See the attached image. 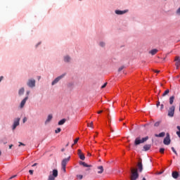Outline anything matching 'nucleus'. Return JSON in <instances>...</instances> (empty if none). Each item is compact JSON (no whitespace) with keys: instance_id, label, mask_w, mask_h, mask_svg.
Masks as SVG:
<instances>
[{"instance_id":"obj_1","label":"nucleus","mask_w":180,"mask_h":180,"mask_svg":"<svg viewBox=\"0 0 180 180\" xmlns=\"http://www.w3.org/2000/svg\"><path fill=\"white\" fill-rule=\"evenodd\" d=\"M174 115H175V105H172L167 110V116L174 117Z\"/></svg>"},{"instance_id":"obj_2","label":"nucleus","mask_w":180,"mask_h":180,"mask_svg":"<svg viewBox=\"0 0 180 180\" xmlns=\"http://www.w3.org/2000/svg\"><path fill=\"white\" fill-rule=\"evenodd\" d=\"M131 180H136L139 179V172H137V169H131Z\"/></svg>"},{"instance_id":"obj_3","label":"nucleus","mask_w":180,"mask_h":180,"mask_svg":"<svg viewBox=\"0 0 180 180\" xmlns=\"http://www.w3.org/2000/svg\"><path fill=\"white\" fill-rule=\"evenodd\" d=\"M58 176V171L57 169L53 170V174L49 175L48 180H55Z\"/></svg>"},{"instance_id":"obj_4","label":"nucleus","mask_w":180,"mask_h":180,"mask_svg":"<svg viewBox=\"0 0 180 180\" xmlns=\"http://www.w3.org/2000/svg\"><path fill=\"white\" fill-rule=\"evenodd\" d=\"M163 143L165 146H169L171 144V139L169 137V134H166V137L164 139Z\"/></svg>"},{"instance_id":"obj_5","label":"nucleus","mask_w":180,"mask_h":180,"mask_svg":"<svg viewBox=\"0 0 180 180\" xmlns=\"http://www.w3.org/2000/svg\"><path fill=\"white\" fill-rule=\"evenodd\" d=\"M27 85L30 86V88H34V86H36V80H34V79H29Z\"/></svg>"},{"instance_id":"obj_6","label":"nucleus","mask_w":180,"mask_h":180,"mask_svg":"<svg viewBox=\"0 0 180 180\" xmlns=\"http://www.w3.org/2000/svg\"><path fill=\"white\" fill-rule=\"evenodd\" d=\"M64 77H65V75H61L60 76H58V77H56L52 82V85H56V84H57L60 81V79H62V78H64Z\"/></svg>"},{"instance_id":"obj_7","label":"nucleus","mask_w":180,"mask_h":180,"mask_svg":"<svg viewBox=\"0 0 180 180\" xmlns=\"http://www.w3.org/2000/svg\"><path fill=\"white\" fill-rule=\"evenodd\" d=\"M174 61L176 62V70H178V68H179L180 67V57L179 56H176Z\"/></svg>"},{"instance_id":"obj_8","label":"nucleus","mask_w":180,"mask_h":180,"mask_svg":"<svg viewBox=\"0 0 180 180\" xmlns=\"http://www.w3.org/2000/svg\"><path fill=\"white\" fill-rule=\"evenodd\" d=\"M19 122H20V118H17L13 123V130H15V129H16V127H18V126H19Z\"/></svg>"},{"instance_id":"obj_9","label":"nucleus","mask_w":180,"mask_h":180,"mask_svg":"<svg viewBox=\"0 0 180 180\" xmlns=\"http://www.w3.org/2000/svg\"><path fill=\"white\" fill-rule=\"evenodd\" d=\"M71 159V157L69 156L68 158H65L62 160V162H61V165L62 166H66L67 167V163L70 161V160Z\"/></svg>"},{"instance_id":"obj_10","label":"nucleus","mask_w":180,"mask_h":180,"mask_svg":"<svg viewBox=\"0 0 180 180\" xmlns=\"http://www.w3.org/2000/svg\"><path fill=\"white\" fill-rule=\"evenodd\" d=\"M29 99L28 96H26L20 103V108H21V109L25 106V105L26 104V102L27 101V100Z\"/></svg>"},{"instance_id":"obj_11","label":"nucleus","mask_w":180,"mask_h":180,"mask_svg":"<svg viewBox=\"0 0 180 180\" xmlns=\"http://www.w3.org/2000/svg\"><path fill=\"white\" fill-rule=\"evenodd\" d=\"M53 120V115L50 114L48 115L46 120L45 121V124H48Z\"/></svg>"},{"instance_id":"obj_12","label":"nucleus","mask_w":180,"mask_h":180,"mask_svg":"<svg viewBox=\"0 0 180 180\" xmlns=\"http://www.w3.org/2000/svg\"><path fill=\"white\" fill-rule=\"evenodd\" d=\"M142 143H143V142H141V139L140 137L136 138L135 141H134L135 146H139V144H142Z\"/></svg>"},{"instance_id":"obj_13","label":"nucleus","mask_w":180,"mask_h":180,"mask_svg":"<svg viewBox=\"0 0 180 180\" xmlns=\"http://www.w3.org/2000/svg\"><path fill=\"white\" fill-rule=\"evenodd\" d=\"M137 167L139 172H143V163L141 162H138Z\"/></svg>"},{"instance_id":"obj_14","label":"nucleus","mask_w":180,"mask_h":180,"mask_svg":"<svg viewBox=\"0 0 180 180\" xmlns=\"http://www.w3.org/2000/svg\"><path fill=\"white\" fill-rule=\"evenodd\" d=\"M127 10H124V11H119V10H117V11H115V13H116L117 15H123V14H124V13H127Z\"/></svg>"},{"instance_id":"obj_15","label":"nucleus","mask_w":180,"mask_h":180,"mask_svg":"<svg viewBox=\"0 0 180 180\" xmlns=\"http://www.w3.org/2000/svg\"><path fill=\"white\" fill-rule=\"evenodd\" d=\"M172 176L174 179H176L178 176H179V173H178V172H173Z\"/></svg>"},{"instance_id":"obj_16","label":"nucleus","mask_w":180,"mask_h":180,"mask_svg":"<svg viewBox=\"0 0 180 180\" xmlns=\"http://www.w3.org/2000/svg\"><path fill=\"white\" fill-rule=\"evenodd\" d=\"M158 53V49H152L150 51H149V53L151 54L152 56H155Z\"/></svg>"},{"instance_id":"obj_17","label":"nucleus","mask_w":180,"mask_h":180,"mask_svg":"<svg viewBox=\"0 0 180 180\" xmlns=\"http://www.w3.org/2000/svg\"><path fill=\"white\" fill-rule=\"evenodd\" d=\"M151 148V145L147 144L143 146V151H148Z\"/></svg>"},{"instance_id":"obj_18","label":"nucleus","mask_w":180,"mask_h":180,"mask_svg":"<svg viewBox=\"0 0 180 180\" xmlns=\"http://www.w3.org/2000/svg\"><path fill=\"white\" fill-rule=\"evenodd\" d=\"M169 100V104L173 105L174 101H175V96H170Z\"/></svg>"},{"instance_id":"obj_19","label":"nucleus","mask_w":180,"mask_h":180,"mask_svg":"<svg viewBox=\"0 0 180 180\" xmlns=\"http://www.w3.org/2000/svg\"><path fill=\"white\" fill-rule=\"evenodd\" d=\"M65 122H67V120L65 118H63L58 122V124L59 126H63V124H64V123H65Z\"/></svg>"},{"instance_id":"obj_20","label":"nucleus","mask_w":180,"mask_h":180,"mask_svg":"<svg viewBox=\"0 0 180 180\" xmlns=\"http://www.w3.org/2000/svg\"><path fill=\"white\" fill-rule=\"evenodd\" d=\"M79 165H83V167H92V165H88L85 162H80Z\"/></svg>"},{"instance_id":"obj_21","label":"nucleus","mask_w":180,"mask_h":180,"mask_svg":"<svg viewBox=\"0 0 180 180\" xmlns=\"http://www.w3.org/2000/svg\"><path fill=\"white\" fill-rule=\"evenodd\" d=\"M71 60V58L68 56H66L64 57V62L65 63H70V61Z\"/></svg>"},{"instance_id":"obj_22","label":"nucleus","mask_w":180,"mask_h":180,"mask_svg":"<svg viewBox=\"0 0 180 180\" xmlns=\"http://www.w3.org/2000/svg\"><path fill=\"white\" fill-rule=\"evenodd\" d=\"M165 136V132H161L159 134H155V137H164Z\"/></svg>"},{"instance_id":"obj_23","label":"nucleus","mask_w":180,"mask_h":180,"mask_svg":"<svg viewBox=\"0 0 180 180\" xmlns=\"http://www.w3.org/2000/svg\"><path fill=\"white\" fill-rule=\"evenodd\" d=\"M1 143H3V144H8V138L4 137L1 140Z\"/></svg>"},{"instance_id":"obj_24","label":"nucleus","mask_w":180,"mask_h":180,"mask_svg":"<svg viewBox=\"0 0 180 180\" xmlns=\"http://www.w3.org/2000/svg\"><path fill=\"white\" fill-rule=\"evenodd\" d=\"M98 169H99V171L98 172V174H102L103 172V166L98 167Z\"/></svg>"},{"instance_id":"obj_25","label":"nucleus","mask_w":180,"mask_h":180,"mask_svg":"<svg viewBox=\"0 0 180 180\" xmlns=\"http://www.w3.org/2000/svg\"><path fill=\"white\" fill-rule=\"evenodd\" d=\"M25 94V88H21L18 91V95L21 96Z\"/></svg>"},{"instance_id":"obj_26","label":"nucleus","mask_w":180,"mask_h":180,"mask_svg":"<svg viewBox=\"0 0 180 180\" xmlns=\"http://www.w3.org/2000/svg\"><path fill=\"white\" fill-rule=\"evenodd\" d=\"M176 129H177V131L176 132V134L178 136V137H179L180 139V126H177L176 127Z\"/></svg>"},{"instance_id":"obj_27","label":"nucleus","mask_w":180,"mask_h":180,"mask_svg":"<svg viewBox=\"0 0 180 180\" xmlns=\"http://www.w3.org/2000/svg\"><path fill=\"white\" fill-rule=\"evenodd\" d=\"M168 94H169V89H167L163 94L162 95V96H166V95H168Z\"/></svg>"},{"instance_id":"obj_28","label":"nucleus","mask_w":180,"mask_h":180,"mask_svg":"<svg viewBox=\"0 0 180 180\" xmlns=\"http://www.w3.org/2000/svg\"><path fill=\"white\" fill-rule=\"evenodd\" d=\"M79 157L80 160H82V161L85 160V155H84V153H82V155H79Z\"/></svg>"},{"instance_id":"obj_29","label":"nucleus","mask_w":180,"mask_h":180,"mask_svg":"<svg viewBox=\"0 0 180 180\" xmlns=\"http://www.w3.org/2000/svg\"><path fill=\"white\" fill-rule=\"evenodd\" d=\"M141 140V143H146V141H147V140H148V136H146L145 138H143Z\"/></svg>"},{"instance_id":"obj_30","label":"nucleus","mask_w":180,"mask_h":180,"mask_svg":"<svg viewBox=\"0 0 180 180\" xmlns=\"http://www.w3.org/2000/svg\"><path fill=\"white\" fill-rule=\"evenodd\" d=\"M88 127L94 129V122H91L90 124H88Z\"/></svg>"},{"instance_id":"obj_31","label":"nucleus","mask_w":180,"mask_h":180,"mask_svg":"<svg viewBox=\"0 0 180 180\" xmlns=\"http://www.w3.org/2000/svg\"><path fill=\"white\" fill-rule=\"evenodd\" d=\"M79 140V138H77L76 139H75L74 144H77ZM74 144L72 145V147H74Z\"/></svg>"},{"instance_id":"obj_32","label":"nucleus","mask_w":180,"mask_h":180,"mask_svg":"<svg viewBox=\"0 0 180 180\" xmlns=\"http://www.w3.org/2000/svg\"><path fill=\"white\" fill-rule=\"evenodd\" d=\"M61 131V128H58L57 129L55 130V133L58 134Z\"/></svg>"},{"instance_id":"obj_33","label":"nucleus","mask_w":180,"mask_h":180,"mask_svg":"<svg viewBox=\"0 0 180 180\" xmlns=\"http://www.w3.org/2000/svg\"><path fill=\"white\" fill-rule=\"evenodd\" d=\"M172 150L173 151V153H174L176 155H178V153H176V150H175V148L174 147H172Z\"/></svg>"},{"instance_id":"obj_34","label":"nucleus","mask_w":180,"mask_h":180,"mask_svg":"<svg viewBox=\"0 0 180 180\" xmlns=\"http://www.w3.org/2000/svg\"><path fill=\"white\" fill-rule=\"evenodd\" d=\"M164 151H165V149L164 148H162L160 149V153L161 154H164Z\"/></svg>"},{"instance_id":"obj_35","label":"nucleus","mask_w":180,"mask_h":180,"mask_svg":"<svg viewBox=\"0 0 180 180\" xmlns=\"http://www.w3.org/2000/svg\"><path fill=\"white\" fill-rule=\"evenodd\" d=\"M124 68V66H121L120 68H119L118 72H120V71H122Z\"/></svg>"},{"instance_id":"obj_36","label":"nucleus","mask_w":180,"mask_h":180,"mask_svg":"<svg viewBox=\"0 0 180 180\" xmlns=\"http://www.w3.org/2000/svg\"><path fill=\"white\" fill-rule=\"evenodd\" d=\"M154 126H155V127H158V126H160V122H155V123L154 124Z\"/></svg>"},{"instance_id":"obj_37","label":"nucleus","mask_w":180,"mask_h":180,"mask_svg":"<svg viewBox=\"0 0 180 180\" xmlns=\"http://www.w3.org/2000/svg\"><path fill=\"white\" fill-rule=\"evenodd\" d=\"M77 154H78V155H81L82 154V151L81 150V149H79L77 150Z\"/></svg>"},{"instance_id":"obj_38","label":"nucleus","mask_w":180,"mask_h":180,"mask_svg":"<svg viewBox=\"0 0 180 180\" xmlns=\"http://www.w3.org/2000/svg\"><path fill=\"white\" fill-rule=\"evenodd\" d=\"M77 179H82V178L84 177L82 175H81V174H79V175H77Z\"/></svg>"},{"instance_id":"obj_39","label":"nucleus","mask_w":180,"mask_h":180,"mask_svg":"<svg viewBox=\"0 0 180 180\" xmlns=\"http://www.w3.org/2000/svg\"><path fill=\"white\" fill-rule=\"evenodd\" d=\"M26 122H27V118L25 117L22 120V123H26Z\"/></svg>"},{"instance_id":"obj_40","label":"nucleus","mask_w":180,"mask_h":180,"mask_svg":"<svg viewBox=\"0 0 180 180\" xmlns=\"http://www.w3.org/2000/svg\"><path fill=\"white\" fill-rule=\"evenodd\" d=\"M106 85H108V83H105L103 86H101V89H103V88H106Z\"/></svg>"},{"instance_id":"obj_41","label":"nucleus","mask_w":180,"mask_h":180,"mask_svg":"<svg viewBox=\"0 0 180 180\" xmlns=\"http://www.w3.org/2000/svg\"><path fill=\"white\" fill-rule=\"evenodd\" d=\"M101 47H105V43L104 42H100Z\"/></svg>"},{"instance_id":"obj_42","label":"nucleus","mask_w":180,"mask_h":180,"mask_svg":"<svg viewBox=\"0 0 180 180\" xmlns=\"http://www.w3.org/2000/svg\"><path fill=\"white\" fill-rule=\"evenodd\" d=\"M18 143H19L18 147H20V146H25V143L22 142H18Z\"/></svg>"},{"instance_id":"obj_43","label":"nucleus","mask_w":180,"mask_h":180,"mask_svg":"<svg viewBox=\"0 0 180 180\" xmlns=\"http://www.w3.org/2000/svg\"><path fill=\"white\" fill-rule=\"evenodd\" d=\"M33 172H34L33 170L32 169L29 170V173L30 174V175H33Z\"/></svg>"},{"instance_id":"obj_44","label":"nucleus","mask_w":180,"mask_h":180,"mask_svg":"<svg viewBox=\"0 0 180 180\" xmlns=\"http://www.w3.org/2000/svg\"><path fill=\"white\" fill-rule=\"evenodd\" d=\"M65 167L66 166H62V169L64 171V172H65V171H66Z\"/></svg>"},{"instance_id":"obj_45","label":"nucleus","mask_w":180,"mask_h":180,"mask_svg":"<svg viewBox=\"0 0 180 180\" xmlns=\"http://www.w3.org/2000/svg\"><path fill=\"white\" fill-rule=\"evenodd\" d=\"M162 109H164V104H161L160 106V110H162Z\"/></svg>"},{"instance_id":"obj_46","label":"nucleus","mask_w":180,"mask_h":180,"mask_svg":"<svg viewBox=\"0 0 180 180\" xmlns=\"http://www.w3.org/2000/svg\"><path fill=\"white\" fill-rule=\"evenodd\" d=\"M17 175H14L9 178V179H13V178H16Z\"/></svg>"},{"instance_id":"obj_47","label":"nucleus","mask_w":180,"mask_h":180,"mask_svg":"<svg viewBox=\"0 0 180 180\" xmlns=\"http://www.w3.org/2000/svg\"><path fill=\"white\" fill-rule=\"evenodd\" d=\"M156 106H157V108H158V106H160V101H158Z\"/></svg>"},{"instance_id":"obj_48","label":"nucleus","mask_w":180,"mask_h":180,"mask_svg":"<svg viewBox=\"0 0 180 180\" xmlns=\"http://www.w3.org/2000/svg\"><path fill=\"white\" fill-rule=\"evenodd\" d=\"M2 79H4V76L0 77V82H1V81H2Z\"/></svg>"},{"instance_id":"obj_49","label":"nucleus","mask_w":180,"mask_h":180,"mask_svg":"<svg viewBox=\"0 0 180 180\" xmlns=\"http://www.w3.org/2000/svg\"><path fill=\"white\" fill-rule=\"evenodd\" d=\"M12 147H13V144L9 145V149H10V150L12 148Z\"/></svg>"},{"instance_id":"obj_50","label":"nucleus","mask_w":180,"mask_h":180,"mask_svg":"<svg viewBox=\"0 0 180 180\" xmlns=\"http://www.w3.org/2000/svg\"><path fill=\"white\" fill-rule=\"evenodd\" d=\"M102 112H103V110H100V111H98L97 113L98 114V115H101V113H102Z\"/></svg>"},{"instance_id":"obj_51","label":"nucleus","mask_w":180,"mask_h":180,"mask_svg":"<svg viewBox=\"0 0 180 180\" xmlns=\"http://www.w3.org/2000/svg\"><path fill=\"white\" fill-rule=\"evenodd\" d=\"M87 155H88V157H91V155H92L91 153H88Z\"/></svg>"},{"instance_id":"obj_52","label":"nucleus","mask_w":180,"mask_h":180,"mask_svg":"<svg viewBox=\"0 0 180 180\" xmlns=\"http://www.w3.org/2000/svg\"><path fill=\"white\" fill-rule=\"evenodd\" d=\"M37 165V163H34V165H32V167H36Z\"/></svg>"},{"instance_id":"obj_53","label":"nucleus","mask_w":180,"mask_h":180,"mask_svg":"<svg viewBox=\"0 0 180 180\" xmlns=\"http://www.w3.org/2000/svg\"><path fill=\"white\" fill-rule=\"evenodd\" d=\"M155 72H157L158 74V72H160V70H155Z\"/></svg>"},{"instance_id":"obj_54","label":"nucleus","mask_w":180,"mask_h":180,"mask_svg":"<svg viewBox=\"0 0 180 180\" xmlns=\"http://www.w3.org/2000/svg\"><path fill=\"white\" fill-rule=\"evenodd\" d=\"M30 94V91H27V95H29Z\"/></svg>"},{"instance_id":"obj_55","label":"nucleus","mask_w":180,"mask_h":180,"mask_svg":"<svg viewBox=\"0 0 180 180\" xmlns=\"http://www.w3.org/2000/svg\"><path fill=\"white\" fill-rule=\"evenodd\" d=\"M111 131H112V133H113L115 131H113V129H111Z\"/></svg>"},{"instance_id":"obj_56","label":"nucleus","mask_w":180,"mask_h":180,"mask_svg":"<svg viewBox=\"0 0 180 180\" xmlns=\"http://www.w3.org/2000/svg\"><path fill=\"white\" fill-rule=\"evenodd\" d=\"M142 180H146V178L143 177Z\"/></svg>"},{"instance_id":"obj_57","label":"nucleus","mask_w":180,"mask_h":180,"mask_svg":"<svg viewBox=\"0 0 180 180\" xmlns=\"http://www.w3.org/2000/svg\"><path fill=\"white\" fill-rule=\"evenodd\" d=\"M2 154V152H1V150H0V155Z\"/></svg>"},{"instance_id":"obj_58","label":"nucleus","mask_w":180,"mask_h":180,"mask_svg":"<svg viewBox=\"0 0 180 180\" xmlns=\"http://www.w3.org/2000/svg\"><path fill=\"white\" fill-rule=\"evenodd\" d=\"M66 147H68V143L66 145Z\"/></svg>"},{"instance_id":"obj_59","label":"nucleus","mask_w":180,"mask_h":180,"mask_svg":"<svg viewBox=\"0 0 180 180\" xmlns=\"http://www.w3.org/2000/svg\"><path fill=\"white\" fill-rule=\"evenodd\" d=\"M126 124V123H124V126Z\"/></svg>"},{"instance_id":"obj_60","label":"nucleus","mask_w":180,"mask_h":180,"mask_svg":"<svg viewBox=\"0 0 180 180\" xmlns=\"http://www.w3.org/2000/svg\"><path fill=\"white\" fill-rule=\"evenodd\" d=\"M62 151H64V149H62Z\"/></svg>"},{"instance_id":"obj_61","label":"nucleus","mask_w":180,"mask_h":180,"mask_svg":"<svg viewBox=\"0 0 180 180\" xmlns=\"http://www.w3.org/2000/svg\"><path fill=\"white\" fill-rule=\"evenodd\" d=\"M90 169H88L87 171H89Z\"/></svg>"}]
</instances>
